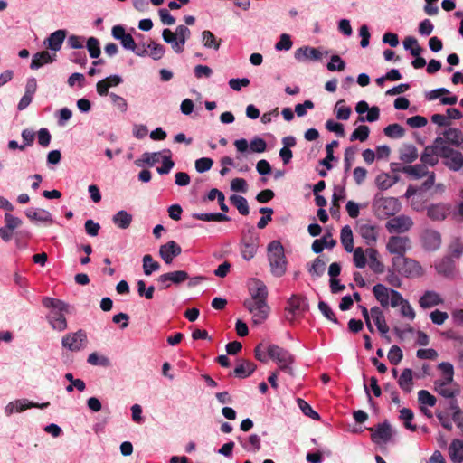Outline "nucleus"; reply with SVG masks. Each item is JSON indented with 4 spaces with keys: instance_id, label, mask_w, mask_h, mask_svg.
I'll list each match as a JSON object with an SVG mask.
<instances>
[{
    "instance_id": "obj_16",
    "label": "nucleus",
    "mask_w": 463,
    "mask_h": 463,
    "mask_svg": "<svg viewBox=\"0 0 463 463\" xmlns=\"http://www.w3.org/2000/svg\"><path fill=\"white\" fill-rule=\"evenodd\" d=\"M294 57L298 61L306 60L319 61L322 57V53L317 48L303 46L295 51Z\"/></svg>"
},
{
    "instance_id": "obj_39",
    "label": "nucleus",
    "mask_w": 463,
    "mask_h": 463,
    "mask_svg": "<svg viewBox=\"0 0 463 463\" xmlns=\"http://www.w3.org/2000/svg\"><path fill=\"white\" fill-rule=\"evenodd\" d=\"M230 201H231L232 204L237 208L238 212L241 215L246 216L249 214L250 209H249L248 202L243 196L238 195V194H232L230 197Z\"/></svg>"
},
{
    "instance_id": "obj_31",
    "label": "nucleus",
    "mask_w": 463,
    "mask_h": 463,
    "mask_svg": "<svg viewBox=\"0 0 463 463\" xmlns=\"http://www.w3.org/2000/svg\"><path fill=\"white\" fill-rule=\"evenodd\" d=\"M443 136L450 145L459 146L463 143V134L458 128H449L443 132Z\"/></svg>"
},
{
    "instance_id": "obj_51",
    "label": "nucleus",
    "mask_w": 463,
    "mask_h": 463,
    "mask_svg": "<svg viewBox=\"0 0 463 463\" xmlns=\"http://www.w3.org/2000/svg\"><path fill=\"white\" fill-rule=\"evenodd\" d=\"M160 158H161V152H154V153L146 152L142 155V158L140 160L136 161V165L138 166L141 165V164L139 163L141 161L150 166H153L155 164H156L160 161Z\"/></svg>"
},
{
    "instance_id": "obj_25",
    "label": "nucleus",
    "mask_w": 463,
    "mask_h": 463,
    "mask_svg": "<svg viewBox=\"0 0 463 463\" xmlns=\"http://www.w3.org/2000/svg\"><path fill=\"white\" fill-rule=\"evenodd\" d=\"M366 255L369 259V267L376 274L384 272L383 263L378 260V250L373 247L365 250Z\"/></svg>"
},
{
    "instance_id": "obj_22",
    "label": "nucleus",
    "mask_w": 463,
    "mask_h": 463,
    "mask_svg": "<svg viewBox=\"0 0 463 463\" xmlns=\"http://www.w3.org/2000/svg\"><path fill=\"white\" fill-rule=\"evenodd\" d=\"M56 60V53L50 54L47 51H42L33 56L31 69L36 70L44 64L52 63Z\"/></svg>"
},
{
    "instance_id": "obj_60",
    "label": "nucleus",
    "mask_w": 463,
    "mask_h": 463,
    "mask_svg": "<svg viewBox=\"0 0 463 463\" xmlns=\"http://www.w3.org/2000/svg\"><path fill=\"white\" fill-rule=\"evenodd\" d=\"M260 213L264 214L257 223V227L260 230L264 229L268 222L272 220L273 210L269 207H262L260 209Z\"/></svg>"
},
{
    "instance_id": "obj_5",
    "label": "nucleus",
    "mask_w": 463,
    "mask_h": 463,
    "mask_svg": "<svg viewBox=\"0 0 463 463\" xmlns=\"http://www.w3.org/2000/svg\"><path fill=\"white\" fill-rule=\"evenodd\" d=\"M392 268L399 274L406 278H418L423 275V269L420 264L407 257H393L392 260Z\"/></svg>"
},
{
    "instance_id": "obj_47",
    "label": "nucleus",
    "mask_w": 463,
    "mask_h": 463,
    "mask_svg": "<svg viewBox=\"0 0 463 463\" xmlns=\"http://www.w3.org/2000/svg\"><path fill=\"white\" fill-rule=\"evenodd\" d=\"M240 442L244 449L248 451L257 452L260 449V438L257 434L250 435L247 442H242L241 440Z\"/></svg>"
},
{
    "instance_id": "obj_29",
    "label": "nucleus",
    "mask_w": 463,
    "mask_h": 463,
    "mask_svg": "<svg viewBox=\"0 0 463 463\" xmlns=\"http://www.w3.org/2000/svg\"><path fill=\"white\" fill-rule=\"evenodd\" d=\"M398 384L400 388L405 392H411L413 385V373L411 369H404L399 379Z\"/></svg>"
},
{
    "instance_id": "obj_12",
    "label": "nucleus",
    "mask_w": 463,
    "mask_h": 463,
    "mask_svg": "<svg viewBox=\"0 0 463 463\" xmlns=\"http://www.w3.org/2000/svg\"><path fill=\"white\" fill-rule=\"evenodd\" d=\"M412 226V219L403 214L391 218L385 224L390 233H404L410 231Z\"/></svg>"
},
{
    "instance_id": "obj_57",
    "label": "nucleus",
    "mask_w": 463,
    "mask_h": 463,
    "mask_svg": "<svg viewBox=\"0 0 463 463\" xmlns=\"http://www.w3.org/2000/svg\"><path fill=\"white\" fill-rule=\"evenodd\" d=\"M88 363L91 365H99L103 367H108L110 365V361L108 357L103 355H99L97 353H91L88 359Z\"/></svg>"
},
{
    "instance_id": "obj_56",
    "label": "nucleus",
    "mask_w": 463,
    "mask_h": 463,
    "mask_svg": "<svg viewBox=\"0 0 463 463\" xmlns=\"http://www.w3.org/2000/svg\"><path fill=\"white\" fill-rule=\"evenodd\" d=\"M297 402L298 407L306 416H308L316 420H318L320 419L319 414L317 411H315L305 400L298 398Z\"/></svg>"
},
{
    "instance_id": "obj_6",
    "label": "nucleus",
    "mask_w": 463,
    "mask_h": 463,
    "mask_svg": "<svg viewBox=\"0 0 463 463\" xmlns=\"http://www.w3.org/2000/svg\"><path fill=\"white\" fill-rule=\"evenodd\" d=\"M375 213L379 217L394 216L401 210V203L394 197H384L376 194L373 203Z\"/></svg>"
},
{
    "instance_id": "obj_46",
    "label": "nucleus",
    "mask_w": 463,
    "mask_h": 463,
    "mask_svg": "<svg viewBox=\"0 0 463 463\" xmlns=\"http://www.w3.org/2000/svg\"><path fill=\"white\" fill-rule=\"evenodd\" d=\"M203 43L207 48H213L214 50H218L220 48L221 40H217L215 35L208 30H205L202 33Z\"/></svg>"
},
{
    "instance_id": "obj_9",
    "label": "nucleus",
    "mask_w": 463,
    "mask_h": 463,
    "mask_svg": "<svg viewBox=\"0 0 463 463\" xmlns=\"http://www.w3.org/2000/svg\"><path fill=\"white\" fill-rule=\"evenodd\" d=\"M87 343V335L80 329L75 333L66 334L61 340V345L64 348L71 351L78 352L83 348Z\"/></svg>"
},
{
    "instance_id": "obj_33",
    "label": "nucleus",
    "mask_w": 463,
    "mask_h": 463,
    "mask_svg": "<svg viewBox=\"0 0 463 463\" xmlns=\"http://www.w3.org/2000/svg\"><path fill=\"white\" fill-rule=\"evenodd\" d=\"M435 268L438 273L449 276L453 272L455 265L452 258L450 256H446L436 263Z\"/></svg>"
},
{
    "instance_id": "obj_45",
    "label": "nucleus",
    "mask_w": 463,
    "mask_h": 463,
    "mask_svg": "<svg viewBox=\"0 0 463 463\" xmlns=\"http://www.w3.org/2000/svg\"><path fill=\"white\" fill-rule=\"evenodd\" d=\"M120 43L125 49L133 51L138 56H145L146 54H147V50H144L143 52L136 50L137 44L134 41V38L129 33H126V35L123 38H121Z\"/></svg>"
},
{
    "instance_id": "obj_26",
    "label": "nucleus",
    "mask_w": 463,
    "mask_h": 463,
    "mask_svg": "<svg viewBox=\"0 0 463 463\" xmlns=\"http://www.w3.org/2000/svg\"><path fill=\"white\" fill-rule=\"evenodd\" d=\"M257 366L253 362L242 360L234 369V375L238 378L244 379L250 376L256 370Z\"/></svg>"
},
{
    "instance_id": "obj_2",
    "label": "nucleus",
    "mask_w": 463,
    "mask_h": 463,
    "mask_svg": "<svg viewBox=\"0 0 463 463\" xmlns=\"http://www.w3.org/2000/svg\"><path fill=\"white\" fill-rule=\"evenodd\" d=\"M44 307L52 309L47 318L53 330L64 331L68 325L65 313H70V305L66 302L50 297H44L42 300Z\"/></svg>"
},
{
    "instance_id": "obj_59",
    "label": "nucleus",
    "mask_w": 463,
    "mask_h": 463,
    "mask_svg": "<svg viewBox=\"0 0 463 463\" xmlns=\"http://www.w3.org/2000/svg\"><path fill=\"white\" fill-rule=\"evenodd\" d=\"M345 101L338 100L335 104L336 118L340 120H347L351 115V108L342 105Z\"/></svg>"
},
{
    "instance_id": "obj_61",
    "label": "nucleus",
    "mask_w": 463,
    "mask_h": 463,
    "mask_svg": "<svg viewBox=\"0 0 463 463\" xmlns=\"http://www.w3.org/2000/svg\"><path fill=\"white\" fill-rule=\"evenodd\" d=\"M147 47L150 49L149 55L154 60H159L163 57L165 53V47L162 44L151 41Z\"/></svg>"
},
{
    "instance_id": "obj_34",
    "label": "nucleus",
    "mask_w": 463,
    "mask_h": 463,
    "mask_svg": "<svg viewBox=\"0 0 463 463\" xmlns=\"http://www.w3.org/2000/svg\"><path fill=\"white\" fill-rule=\"evenodd\" d=\"M341 243L343 244L345 250L347 252H352L354 250V238L353 232L350 226L345 225L341 230L340 234Z\"/></svg>"
},
{
    "instance_id": "obj_63",
    "label": "nucleus",
    "mask_w": 463,
    "mask_h": 463,
    "mask_svg": "<svg viewBox=\"0 0 463 463\" xmlns=\"http://www.w3.org/2000/svg\"><path fill=\"white\" fill-rule=\"evenodd\" d=\"M213 160L209 157H202L195 161V169L199 173H203L211 169Z\"/></svg>"
},
{
    "instance_id": "obj_18",
    "label": "nucleus",
    "mask_w": 463,
    "mask_h": 463,
    "mask_svg": "<svg viewBox=\"0 0 463 463\" xmlns=\"http://www.w3.org/2000/svg\"><path fill=\"white\" fill-rule=\"evenodd\" d=\"M423 246L428 250H435L441 243L440 234L433 230H427L422 235Z\"/></svg>"
},
{
    "instance_id": "obj_3",
    "label": "nucleus",
    "mask_w": 463,
    "mask_h": 463,
    "mask_svg": "<svg viewBox=\"0 0 463 463\" xmlns=\"http://www.w3.org/2000/svg\"><path fill=\"white\" fill-rule=\"evenodd\" d=\"M268 251L272 274L276 277L283 276L287 269V260L282 244L279 241H272L268 246Z\"/></svg>"
},
{
    "instance_id": "obj_38",
    "label": "nucleus",
    "mask_w": 463,
    "mask_h": 463,
    "mask_svg": "<svg viewBox=\"0 0 463 463\" xmlns=\"http://www.w3.org/2000/svg\"><path fill=\"white\" fill-rule=\"evenodd\" d=\"M398 176H391L387 173H382L376 177V184L381 190H387L398 182Z\"/></svg>"
},
{
    "instance_id": "obj_48",
    "label": "nucleus",
    "mask_w": 463,
    "mask_h": 463,
    "mask_svg": "<svg viewBox=\"0 0 463 463\" xmlns=\"http://www.w3.org/2000/svg\"><path fill=\"white\" fill-rule=\"evenodd\" d=\"M413 418L414 414L411 409L403 408L400 411V419L403 420L405 428L411 431H415L417 430L416 425L411 423Z\"/></svg>"
},
{
    "instance_id": "obj_50",
    "label": "nucleus",
    "mask_w": 463,
    "mask_h": 463,
    "mask_svg": "<svg viewBox=\"0 0 463 463\" xmlns=\"http://www.w3.org/2000/svg\"><path fill=\"white\" fill-rule=\"evenodd\" d=\"M439 369L441 371L443 376V379H440L441 381H446L447 383H453L454 368L450 363H440L439 364Z\"/></svg>"
},
{
    "instance_id": "obj_54",
    "label": "nucleus",
    "mask_w": 463,
    "mask_h": 463,
    "mask_svg": "<svg viewBox=\"0 0 463 463\" xmlns=\"http://www.w3.org/2000/svg\"><path fill=\"white\" fill-rule=\"evenodd\" d=\"M167 279H169L170 283L175 285H179L189 279V275L184 270H175L172 272H167Z\"/></svg>"
},
{
    "instance_id": "obj_42",
    "label": "nucleus",
    "mask_w": 463,
    "mask_h": 463,
    "mask_svg": "<svg viewBox=\"0 0 463 463\" xmlns=\"http://www.w3.org/2000/svg\"><path fill=\"white\" fill-rule=\"evenodd\" d=\"M163 165L160 167L156 168V171L160 175H166L170 172V170L174 167L175 163L171 159V151L169 149L163 150Z\"/></svg>"
},
{
    "instance_id": "obj_28",
    "label": "nucleus",
    "mask_w": 463,
    "mask_h": 463,
    "mask_svg": "<svg viewBox=\"0 0 463 463\" xmlns=\"http://www.w3.org/2000/svg\"><path fill=\"white\" fill-rule=\"evenodd\" d=\"M422 308H430L442 303V299L434 291H426L419 300Z\"/></svg>"
},
{
    "instance_id": "obj_62",
    "label": "nucleus",
    "mask_w": 463,
    "mask_h": 463,
    "mask_svg": "<svg viewBox=\"0 0 463 463\" xmlns=\"http://www.w3.org/2000/svg\"><path fill=\"white\" fill-rule=\"evenodd\" d=\"M327 70L330 71H344L345 68V61L338 56V55H333L331 57L330 62L327 63Z\"/></svg>"
},
{
    "instance_id": "obj_64",
    "label": "nucleus",
    "mask_w": 463,
    "mask_h": 463,
    "mask_svg": "<svg viewBox=\"0 0 463 463\" xmlns=\"http://www.w3.org/2000/svg\"><path fill=\"white\" fill-rule=\"evenodd\" d=\"M292 41L290 36L287 33H282L280 35L279 41L276 43L275 49L277 51H288L292 47Z\"/></svg>"
},
{
    "instance_id": "obj_14",
    "label": "nucleus",
    "mask_w": 463,
    "mask_h": 463,
    "mask_svg": "<svg viewBox=\"0 0 463 463\" xmlns=\"http://www.w3.org/2000/svg\"><path fill=\"white\" fill-rule=\"evenodd\" d=\"M181 252V247L175 241L161 245L159 249V255L166 264H171L174 258L179 256Z\"/></svg>"
},
{
    "instance_id": "obj_17",
    "label": "nucleus",
    "mask_w": 463,
    "mask_h": 463,
    "mask_svg": "<svg viewBox=\"0 0 463 463\" xmlns=\"http://www.w3.org/2000/svg\"><path fill=\"white\" fill-rule=\"evenodd\" d=\"M434 390L445 398H453L459 392L457 384H452V383H447L441 380H436L434 382Z\"/></svg>"
},
{
    "instance_id": "obj_11",
    "label": "nucleus",
    "mask_w": 463,
    "mask_h": 463,
    "mask_svg": "<svg viewBox=\"0 0 463 463\" xmlns=\"http://www.w3.org/2000/svg\"><path fill=\"white\" fill-rule=\"evenodd\" d=\"M441 158L444 165L452 171H458L463 167V154L451 147L441 148Z\"/></svg>"
},
{
    "instance_id": "obj_58",
    "label": "nucleus",
    "mask_w": 463,
    "mask_h": 463,
    "mask_svg": "<svg viewBox=\"0 0 463 463\" xmlns=\"http://www.w3.org/2000/svg\"><path fill=\"white\" fill-rule=\"evenodd\" d=\"M403 357L402 349L398 345H392L388 352V360L393 364L397 365L400 364Z\"/></svg>"
},
{
    "instance_id": "obj_32",
    "label": "nucleus",
    "mask_w": 463,
    "mask_h": 463,
    "mask_svg": "<svg viewBox=\"0 0 463 463\" xmlns=\"http://www.w3.org/2000/svg\"><path fill=\"white\" fill-rule=\"evenodd\" d=\"M113 223L119 229H127L132 222V215L127 211H118L112 218Z\"/></svg>"
},
{
    "instance_id": "obj_10",
    "label": "nucleus",
    "mask_w": 463,
    "mask_h": 463,
    "mask_svg": "<svg viewBox=\"0 0 463 463\" xmlns=\"http://www.w3.org/2000/svg\"><path fill=\"white\" fill-rule=\"evenodd\" d=\"M308 309V304L307 302V298L300 295H292L291 298L288 300V307H286V318L293 323L296 315L298 312H306Z\"/></svg>"
},
{
    "instance_id": "obj_37",
    "label": "nucleus",
    "mask_w": 463,
    "mask_h": 463,
    "mask_svg": "<svg viewBox=\"0 0 463 463\" xmlns=\"http://www.w3.org/2000/svg\"><path fill=\"white\" fill-rule=\"evenodd\" d=\"M327 237H331L330 232H326L322 239L315 240L312 243V250L315 253H320L323 251L324 248H333L336 244V241L331 239L330 241H327Z\"/></svg>"
},
{
    "instance_id": "obj_52",
    "label": "nucleus",
    "mask_w": 463,
    "mask_h": 463,
    "mask_svg": "<svg viewBox=\"0 0 463 463\" xmlns=\"http://www.w3.org/2000/svg\"><path fill=\"white\" fill-rule=\"evenodd\" d=\"M418 401L420 405H427L433 407L436 404L437 399L427 390H420L418 392Z\"/></svg>"
},
{
    "instance_id": "obj_19",
    "label": "nucleus",
    "mask_w": 463,
    "mask_h": 463,
    "mask_svg": "<svg viewBox=\"0 0 463 463\" xmlns=\"http://www.w3.org/2000/svg\"><path fill=\"white\" fill-rule=\"evenodd\" d=\"M191 36L190 29L185 25H178L176 27V43L173 46V50L176 53H181L184 51V47L187 39Z\"/></svg>"
},
{
    "instance_id": "obj_49",
    "label": "nucleus",
    "mask_w": 463,
    "mask_h": 463,
    "mask_svg": "<svg viewBox=\"0 0 463 463\" xmlns=\"http://www.w3.org/2000/svg\"><path fill=\"white\" fill-rule=\"evenodd\" d=\"M370 129L366 125H360L357 127L350 136V141L359 140L365 141L369 137Z\"/></svg>"
},
{
    "instance_id": "obj_55",
    "label": "nucleus",
    "mask_w": 463,
    "mask_h": 463,
    "mask_svg": "<svg viewBox=\"0 0 463 463\" xmlns=\"http://www.w3.org/2000/svg\"><path fill=\"white\" fill-rule=\"evenodd\" d=\"M86 46L91 58L97 59L100 55L99 41L97 38L90 37Z\"/></svg>"
},
{
    "instance_id": "obj_44",
    "label": "nucleus",
    "mask_w": 463,
    "mask_h": 463,
    "mask_svg": "<svg viewBox=\"0 0 463 463\" xmlns=\"http://www.w3.org/2000/svg\"><path fill=\"white\" fill-rule=\"evenodd\" d=\"M160 269V264L154 260L153 257L150 254H146L143 257V269L144 273L146 276L152 274V272L156 271Z\"/></svg>"
},
{
    "instance_id": "obj_30",
    "label": "nucleus",
    "mask_w": 463,
    "mask_h": 463,
    "mask_svg": "<svg viewBox=\"0 0 463 463\" xmlns=\"http://www.w3.org/2000/svg\"><path fill=\"white\" fill-rule=\"evenodd\" d=\"M418 150L414 145H404L400 149V159L406 164H411L418 158Z\"/></svg>"
},
{
    "instance_id": "obj_24",
    "label": "nucleus",
    "mask_w": 463,
    "mask_h": 463,
    "mask_svg": "<svg viewBox=\"0 0 463 463\" xmlns=\"http://www.w3.org/2000/svg\"><path fill=\"white\" fill-rule=\"evenodd\" d=\"M25 215L31 221H37L41 222H45L49 225L53 223V220L52 218V214L43 209L34 210V209H27L25 211Z\"/></svg>"
},
{
    "instance_id": "obj_20",
    "label": "nucleus",
    "mask_w": 463,
    "mask_h": 463,
    "mask_svg": "<svg viewBox=\"0 0 463 463\" xmlns=\"http://www.w3.org/2000/svg\"><path fill=\"white\" fill-rule=\"evenodd\" d=\"M391 290L383 284H376L373 288V293L383 307L391 305Z\"/></svg>"
},
{
    "instance_id": "obj_7",
    "label": "nucleus",
    "mask_w": 463,
    "mask_h": 463,
    "mask_svg": "<svg viewBox=\"0 0 463 463\" xmlns=\"http://www.w3.org/2000/svg\"><path fill=\"white\" fill-rule=\"evenodd\" d=\"M259 243L260 238L255 233L253 227L249 229L246 232H243L240 242L241 257L245 260L253 259L259 248Z\"/></svg>"
},
{
    "instance_id": "obj_8",
    "label": "nucleus",
    "mask_w": 463,
    "mask_h": 463,
    "mask_svg": "<svg viewBox=\"0 0 463 463\" xmlns=\"http://www.w3.org/2000/svg\"><path fill=\"white\" fill-rule=\"evenodd\" d=\"M411 248V240L407 236H391L386 244V250L394 257H404L407 250Z\"/></svg>"
},
{
    "instance_id": "obj_1",
    "label": "nucleus",
    "mask_w": 463,
    "mask_h": 463,
    "mask_svg": "<svg viewBox=\"0 0 463 463\" xmlns=\"http://www.w3.org/2000/svg\"><path fill=\"white\" fill-rule=\"evenodd\" d=\"M249 293L250 298L244 300L243 306L252 314L254 324H261L269 313L268 288L261 280L254 279L249 286Z\"/></svg>"
},
{
    "instance_id": "obj_21",
    "label": "nucleus",
    "mask_w": 463,
    "mask_h": 463,
    "mask_svg": "<svg viewBox=\"0 0 463 463\" xmlns=\"http://www.w3.org/2000/svg\"><path fill=\"white\" fill-rule=\"evenodd\" d=\"M65 37V30H57L50 34V36L45 41V44L48 49L57 52L61 50Z\"/></svg>"
},
{
    "instance_id": "obj_41",
    "label": "nucleus",
    "mask_w": 463,
    "mask_h": 463,
    "mask_svg": "<svg viewBox=\"0 0 463 463\" xmlns=\"http://www.w3.org/2000/svg\"><path fill=\"white\" fill-rule=\"evenodd\" d=\"M326 266V261L323 260L320 257H317L314 260L312 266L308 269V272L314 279L319 278L325 273Z\"/></svg>"
},
{
    "instance_id": "obj_13",
    "label": "nucleus",
    "mask_w": 463,
    "mask_h": 463,
    "mask_svg": "<svg viewBox=\"0 0 463 463\" xmlns=\"http://www.w3.org/2000/svg\"><path fill=\"white\" fill-rule=\"evenodd\" d=\"M391 306L396 307L401 306V314L402 317H409L411 320L415 318V312L408 300L404 299L402 294L396 290H391Z\"/></svg>"
},
{
    "instance_id": "obj_15",
    "label": "nucleus",
    "mask_w": 463,
    "mask_h": 463,
    "mask_svg": "<svg viewBox=\"0 0 463 463\" xmlns=\"http://www.w3.org/2000/svg\"><path fill=\"white\" fill-rule=\"evenodd\" d=\"M370 430L372 431L371 439L374 443H386L392 435L391 426L386 421L378 424L374 431H373V429H370Z\"/></svg>"
},
{
    "instance_id": "obj_27",
    "label": "nucleus",
    "mask_w": 463,
    "mask_h": 463,
    "mask_svg": "<svg viewBox=\"0 0 463 463\" xmlns=\"http://www.w3.org/2000/svg\"><path fill=\"white\" fill-rule=\"evenodd\" d=\"M448 214V208L443 203L431 204L427 208V216L432 221H443Z\"/></svg>"
},
{
    "instance_id": "obj_40",
    "label": "nucleus",
    "mask_w": 463,
    "mask_h": 463,
    "mask_svg": "<svg viewBox=\"0 0 463 463\" xmlns=\"http://www.w3.org/2000/svg\"><path fill=\"white\" fill-rule=\"evenodd\" d=\"M338 145V141L333 140L331 143L326 146V156L323 160L320 161V164L324 165L327 170H330L333 167L331 161L335 160L334 148L337 147Z\"/></svg>"
},
{
    "instance_id": "obj_35",
    "label": "nucleus",
    "mask_w": 463,
    "mask_h": 463,
    "mask_svg": "<svg viewBox=\"0 0 463 463\" xmlns=\"http://www.w3.org/2000/svg\"><path fill=\"white\" fill-rule=\"evenodd\" d=\"M402 172L412 176L415 179L426 176L429 172L425 164H418L415 165H407L402 168Z\"/></svg>"
},
{
    "instance_id": "obj_53",
    "label": "nucleus",
    "mask_w": 463,
    "mask_h": 463,
    "mask_svg": "<svg viewBox=\"0 0 463 463\" xmlns=\"http://www.w3.org/2000/svg\"><path fill=\"white\" fill-rule=\"evenodd\" d=\"M354 263L356 268L363 269L366 266L367 263V255L365 250H364L361 247H357L354 249Z\"/></svg>"
},
{
    "instance_id": "obj_23",
    "label": "nucleus",
    "mask_w": 463,
    "mask_h": 463,
    "mask_svg": "<svg viewBox=\"0 0 463 463\" xmlns=\"http://www.w3.org/2000/svg\"><path fill=\"white\" fill-rule=\"evenodd\" d=\"M358 233L367 245H373L377 241V231L374 225L364 223L358 226Z\"/></svg>"
},
{
    "instance_id": "obj_36",
    "label": "nucleus",
    "mask_w": 463,
    "mask_h": 463,
    "mask_svg": "<svg viewBox=\"0 0 463 463\" xmlns=\"http://www.w3.org/2000/svg\"><path fill=\"white\" fill-rule=\"evenodd\" d=\"M439 156V152L435 150V147H430V146L424 148V151L420 156V161L426 165L434 166L438 164Z\"/></svg>"
},
{
    "instance_id": "obj_4",
    "label": "nucleus",
    "mask_w": 463,
    "mask_h": 463,
    "mask_svg": "<svg viewBox=\"0 0 463 463\" xmlns=\"http://www.w3.org/2000/svg\"><path fill=\"white\" fill-rule=\"evenodd\" d=\"M267 354L278 364L279 370L293 375L292 364L295 359L288 350L277 345H269L267 346Z\"/></svg>"
},
{
    "instance_id": "obj_43",
    "label": "nucleus",
    "mask_w": 463,
    "mask_h": 463,
    "mask_svg": "<svg viewBox=\"0 0 463 463\" xmlns=\"http://www.w3.org/2000/svg\"><path fill=\"white\" fill-rule=\"evenodd\" d=\"M383 133L385 136L391 138H400L405 134V129L399 124H390L384 128Z\"/></svg>"
}]
</instances>
